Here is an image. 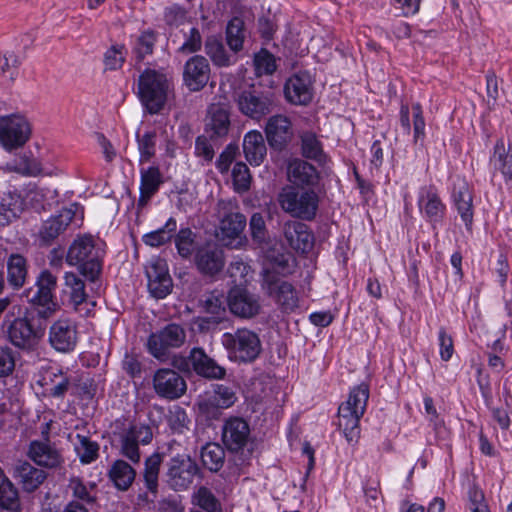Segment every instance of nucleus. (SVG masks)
I'll use <instances>...</instances> for the list:
<instances>
[{
  "label": "nucleus",
  "instance_id": "obj_1",
  "mask_svg": "<svg viewBox=\"0 0 512 512\" xmlns=\"http://www.w3.org/2000/svg\"><path fill=\"white\" fill-rule=\"evenodd\" d=\"M105 244L92 235L77 236L68 248L66 262L77 266L87 280L94 282L101 274Z\"/></svg>",
  "mask_w": 512,
  "mask_h": 512
},
{
  "label": "nucleus",
  "instance_id": "obj_2",
  "mask_svg": "<svg viewBox=\"0 0 512 512\" xmlns=\"http://www.w3.org/2000/svg\"><path fill=\"white\" fill-rule=\"evenodd\" d=\"M137 95L149 114L159 113L172 91V83L162 70L146 68L138 78Z\"/></svg>",
  "mask_w": 512,
  "mask_h": 512
},
{
  "label": "nucleus",
  "instance_id": "obj_3",
  "mask_svg": "<svg viewBox=\"0 0 512 512\" xmlns=\"http://www.w3.org/2000/svg\"><path fill=\"white\" fill-rule=\"evenodd\" d=\"M14 314L7 313L2 323L8 341L16 348L23 351H33L44 336L45 328L35 325L33 319L27 316L11 319Z\"/></svg>",
  "mask_w": 512,
  "mask_h": 512
},
{
  "label": "nucleus",
  "instance_id": "obj_4",
  "mask_svg": "<svg viewBox=\"0 0 512 512\" xmlns=\"http://www.w3.org/2000/svg\"><path fill=\"white\" fill-rule=\"evenodd\" d=\"M278 203L282 210L294 218L313 220L319 206V196L312 189L284 187L278 195Z\"/></svg>",
  "mask_w": 512,
  "mask_h": 512
},
{
  "label": "nucleus",
  "instance_id": "obj_5",
  "mask_svg": "<svg viewBox=\"0 0 512 512\" xmlns=\"http://www.w3.org/2000/svg\"><path fill=\"white\" fill-rule=\"evenodd\" d=\"M222 344L227 350L229 358L239 363L255 361L262 350L258 334L246 328L237 329L233 333H224Z\"/></svg>",
  "mask_w": 512,
  "mask_h": 512
},
{
  "label": "nucleus",
  "instance_id": "obj_6",
  "mask_svg": "<svg viewBox=\"0 0 512 512\" xmlns=\"http://www.w3.org/2000/svg\"><path fill=\"white\" fill-rule=\"evenodd\" d=\"M57 286V277L49 270H43L37 277V290L27 293L29 302L36 306V314L39 318L48 319L54 315L59 306L54 300V290Z\"/></svg>",
  "mask_w": 512,
  "mask_h": 512
},
{
  "label": "nucleus",
  "instance_id": "obj_7",
  "mask_svg": "<svg viewBox=\"0 0 512 512\" xmlns=\"http://www.w3.org/2000/svg\"><path fill=\"white\" fill-rule=\"evenodd\" d=\"M186 340L185 329L175 323L166 325L160 331L152 333L147 342L148 350L155 358L164 361L169 350L181 347Z\"/></svg>",
  "mask_w": 512,
  "mask_h": 512
},
{
  "label": "nucleus",
  "instance_id": "obj_8",
  "mask_svg": "<svg viewBox=\"0 0 512 512\" xmlns=\"http://www.w3.org/2000/svg\"><path fill=\"white\" fill-rule=\"evenodd\" d=\"M199 472L197 463L187 454H178L167 463L166 481L174 491L188 489Z\"/></svg>",
  "mask_w": 512,
  "mask_h": 512
},
{
  "label": "nucleus",
  "instance_id": "obj_9",
  "mask_svg": "<svg viewBox=\"0 0 512 512\" xmlns=\"http://www.w3.org/2000/svg\"><path fill=\"white\" fill-rule=\"evenodd\" d=\"M27 119L18 114L0 117V143L6 150L22 147L30 138Z\"/></svg>",
  "mask_w": 512,
  "mask_h": 512
},
{
  "label": "nucleus",
  "instance_id": "obj_10",
  "mask_svg": "<svg viewBox=\"0 0 512 512\" xmlns=\"http://www.w3.org/2000/svg\"><path fill=\"white\" fill-rule=\"evenodd\" d=\"M236 101L241 113L253 120L264 118L275 108V96L272 92L245 90L238 95Z\"/></svg>",
  "mask_w": 512,
  "mask_h": 512
},
{
  "label": "nucleus",
  "instance_id": "obj_11",
  "mask_svg": "<svg viewBox=\"0 0 512 512\" xmlns=\"http://www.w3.org/2000/svg\"><path fill=\"white\" fill-rule=\"evenodd\" d=\"M153 437L152 429L149 425L135 423L119 434L120 452L133 463L140 461L139 444L146 445L151 442Z\"/></svg>",
  "mask_w": 512,
  "mask_h": 512
},
{
  "label": "nucleus",
  "instance_id": "obj_12",
  "mask_svg": "<svg viewBox=\"0 0 512 512\" xmlns=\"http://www.w3.org/2000/svg\"><path fill=\"white\" fill-rule=\"evenodd\" d=\"M48 342L58 352H72L78 342L76 323L68 318H61L55 321L49 328Z\"/></svg>",
  "mask_w": 512,
  "mask_h": 512
},
{
  "label": "nucleus",
  "instance_id": "obj_13",
  "mask_svg": "<svg viewBox=\"0 0 512 512\" xmlns=\"http://www.w3.org/2000/svg\"><path fill=\"white\" fill-rule=\"evenodd\" d=\"M235 199H221L217 203V212L220 217V229L228 238L235 239L246 227V217L237 211Z\"/></svg>",
  "mask_w": 512,
  "mask_h": 512
},
{
  "label": "nucleus",
  "instance_id": "obj_14",
  "mask_svg": "<svg viewBox=\"0 0 512 512\" xmlns=\"http://www.w3.org/2000/svg\"><path fill=\"white\" fill-rule=\"evenodd\" d=\"M194 263L200 274L213 277L224 268V250L216 243H205L195 250Z\"/></svg>",
  "mask_w": 512,
  "mask_h": 512
},
{
  "label": "nucleus",
  "instance_id": "obj_15",
  "mask_svg": "<svg viewBox=\"0 0 512 512\" xmlns=\"http://www.w3.org/2000/svg\"><path fill=\"white\" fill-rule=\"evenodd\" d=\"M222 442L231 453L243 452L250 444V427L240 417H230L222 426Z\"/></svg>",
  "mask_w": 512,
  "mask_h": 512
},
{
  "label": "nucleus",
  "instance_id": "obj_16",
  "mask_svg": "<svg viewBox=\"0 0 512 512\" xmlns=\"http://www.w3.org/2000/svg\"><path fill=\"white\" fill-rule=\"evenodd\" d=\"M282 235L291 249L300 254L309 253L314 247V234L309 226L297 220L282 225Z\"/></svg>",
  "mask_w": 512,
  "mask_h": 512
},
{
  "label": "nucleus",
  "instance_id": "obj_17",
  "mask_svg": "<svg viewBox=\"0 0 512 512\" xmlns=\"http://www.w3.org/2000/svg\"><path fill=\"white\" fill-rule=\"evenodd\" d=\"M153 387L158 396L175 400L185 394L187 385L184 378L175 370L162 368L155 372Z\"/></svg>",
  "mask_w": 512,
  "mask_h": 512
},
{
  "label": "nucleus",
  "instance_id": "obj_18",
  "mask_svg": "<svg viewBox=\"0 0 512 512\" xmlns=\"http://www.w3.org/2000/svg\"><path fill=\"white\" fill-rule=\"evenodd\" d=\"M148 278V289L158 299L166 297L172 288V279L168 273L165 261L161 259L152 260L146 266Z\"/></svg>",
  "mask_w": 512,
  "mask_h": 512
},
{
  "label": "nucleus",
  "instance_id": "obj_19",
  "mask_svg": "<svg viewBox=\"0 0 512 512\" xmlns=\"http://www.w3.org/2000/svg\"><path fill=\"white\" fill-rule=\"evenodd\" d=\"M188 361L198 376L208 380H220L226 375V369L211 358L204 349L194 347L191 349Z\"/></svg>",
  "mask_w": 512,
  "mask_h": 512
},
{
  "label": "nucleus",
  "instance_id": "obj_20",
  "mask_svg": "<svg viewBox=\"0 0 512 512\" xmlns=\"http://www.w3.org/2000/svg\"><path fill=\"white\" fill-rule=\"evenodd\" d=\"M208 60L200 55L191 57L184 66L183 80L191 91L201 90L209 81Z\"/></svg>",
  "mask_w": 512,
  "mask_h": 512
},
{
  "label": "nucleus",
  "instance_id": "obj_21",
  "mask_svg": "<svg viewBox=\"0 0 512 512\" xmlns=\"http://www.w3.org/2000/svg\"><path fill=\"white\" fill-rule=\"evenodd\" d=\"M266 290L283 312L290 313L298 307V294L291 283L282 279L270 280Z\"/></svg>",
  "mask_w": 512,
  "mask_h": 512
},
{
  "label": "nucleus",
  "instance_id": "obj_22",
  "mask_svg": "<svg viewBox=\"0 0 512 512\" xmlns=\"http://www.w3.org/2000/svg\"><path fill=\"white\" fill-rule=\"evenodd\" d=\"M227 305L231 313L241 318H251L258 314L260 309L257 298L239 287L230 290Z\"/></svg>",
  "mask_w": 512,
  "mask_h": 512
},
{
  "label": "nucleus",
  "instance_id": "obj_23",
  "mask_svg": "<svg viewBox=\"0 0 512 512\" xmlns=\"http://www.w3.org/2000/svg\"><path fill=\"white\" fill-rule=\"evenodd\" d=\"M27 454L33 462L45 468H57L63 462L60 451L48 440L32 441Z\"/></svg>",
  "mask_w": 512,
  "mask_h": 512
},
{
  "label": "nucleus",
  "instance_id": "obj_24",
  "mask_svg": "<svg viewBox=\"0 0 512 512\" xmlns=\"http://www.w3.org/2000/svg\"><path fill=\"white\" fill-rule=\"evenodd\" d=\"M265 133L269 145L276 150H282L292 136L291 122L282 115L272 116L266 124Z\"/></svg>",
  "mask_w": 512,
  "mask_h": 512
},
{
  "label": "nucleus",
  "instance_id": "obj_25",
  "mask_svg": "<svg viewBox=\"0 0 512 512\" xmlns=\"http://www.w3.org/2000/svg\"><path fill=\"white\" fill-rule=\"evenodd\" d=\"M286 99L296 105H307L312 100L311 80L307 74L290 77L284 87Z\"/></svg>",
  "mask_w": 512,
  "mask_h": 512
},
{
  "label": "nucleus",
  "instance_id": "obj_26",
  "mask_svg": "<svg viewBox=\"0 0 512 512\" xmlns=\"http://www.w3.org/2000/svg\"><path fill=\"white\" fill-rule=\"evenodd\" d=\"M74 212L70 209H63L59 214L50 217L43 222L39 230V238L42 244L50 245L61 233H63L72 222Z\"/></svg>",
  "mask_w": 512,
  "mask_h": 512
},
{
  "label": "nucleus",
  "instance_id": "obj_27",
  "mask_svg": "<svg viewBox=\"0 0 512 512\" xmlns=\"http://www.w3.org/2000/svg\"><path fill=\"white\" fill-rule=\"evenodd\" d=\"M230 128L229 112L225 105L213 103L208 109L206 133L213 138H222L228 134Z\"/></svg>",
  "mask_w": 512,
  "mask_h": 512
},
{
  "label": "nucleus",
  "instance_id": "obj_28",
  "mask_svg": "<svg viewBox=\"0 0 512 512\" xmlns=\"http://www.w3.org/2000/svg\"><path fill=\"white\" fill-rule=\"evenodd\" d=\"M226 304L227 298L223 293L216 290L204 293L198 301V306L202 312L211 317L203 318L202 323H209L210 320L215 324L219 323L226 315Z\"/></svg>",
  "mask_w": 512,
  "mask_h": 512
},
{
  "label": "nucleus",
  "instance_id": "obj_29",
  "mask_svg": "<svg viewBox=\"0 0 512 512\" xmlns=\"http://www.w3.org/2000/svg\"><path fill=\"white\" fill-rule=\"evenodd\" d=\"M13 477L18 479L26 492L35 491L47 478L44 470L27 461H18L13 467Z\"/></svg>",
  "mask_w": 512,
  "mask_h": 512
},
{
  "label": "nucleus",
  "instance_id": "obj_30",
  "mask_svg": "<svg viewBox=\"0 0 512 512\" xmlns=\"http://www.w3.org/2000/svg\"><path fill=\"white\" fill-rule=\"evenodd\" d=\"M418 205L420 211L431 222H436L443 217L445 205L442 203L436 189L432 186L421 189Z\"/></svg>",
  "mask_w": 512,
  "mask_h": 512
},
{
  "label": "nucleus",
  "instance_id": "obj_31",
  "mask_svg": "<svg viewBox=\"0 0 512 512\" xmlns=\"http://www.w3.org/2000/svg\"><path fill=\"white\" fill-rule=\"evenodd\" d=\"M243 152L250 165L259 166L263 163L267 155V148L261 132L252 130L245 134Z\"/></svg>",
  "mask_w": 512,
  "mask_h": 512
},
{
  "label": "nucleus",
  "instance_id": "obj_32",
  "mask_svg": "<svg viewBox=\"0 0 512 512\" xmlns=\"http://www.w3.org/2000/svg\"><path fill=\"white\" fill-rule=\"evenodd\" d=\"M288 177L293 183L302 186H315L319 181L316 168L301 159H294L289 163Z\"/></svg>",
  "mask_w": 512,
  "mask_h": 512
},
{
  "label": "nucleus",
  "instance_id": "obj_33",
  "mask_svg": "<svg viewBox=\"0 0 512 512\" xmlns=\"http://www.w3.org/2000/svg\"><path fill=\"white\" fill-rule=\"evenodd\" d=\"M363 414L354 413L347 405H340L338 409V427L349 443L357 442L360 436L359 421Z\"/></svg>",
  "mask_w": 512,
  "mask_h": 512
},
{
  "label": "nucleus",
  "instance_id": "obj_34",
  "mask_svg": "<svg viewBox=\"0 0 512 512\" xmlns=\"http://www.w3.org/2000/svg\"><path fill=\"white\" fill-rule=\"evenodd\" d=\"M162 461V455L156 452L146 458L144 462V486L147 489V493L151 494L154 498L158 493L159 473ZM146 497H148V494H146Z\"/></svg>",
  "mask_w": 512,
  "mask_h": 512
},
{
  "label": "nucleus",
  "instance_id": "obj_35",
  "mask_svg": "<svg viewBox=\"0 0 512 512\" xmlns=\"http://www.w3.org/2000/svg\"><path fill=\"white\" fill-rule=\"evenodd\" d=\"M140 198L139 203L145 204L159 189L163 183L162 174L157 166L141 169Z\"/></svg>",
  "mask_w": 512,
  "mask_h": 512
},
{
  "label": "nucleus",
  "instance_id": "obj_36",
  "mask_svg": "<svg viewBox=\"0 0 512 512\" xmlns=\"http://www.w3.org/2000/svg\"><path fill=\"white\" fill-rule=\"evenodd\" d=\"M27 261L21 254H11L7 260V281L13 289L24 286L27 278Z\"/></svg>",
  "mask_w": 512,
  "mask_h": 512
},
{
  "label": "nucleus",
  "instance_id": "obj_37",
  "mask_svg": "<svg viewBox=\"0 0 512 512\" xmlns=\"http://www.w3.org/2000/svg\"><path fill=\"white\" fill-rule=\"evenodd\" d=\"M22 210L23 202L18 193L5 194L0 202V226L4 227L18 218Z\"/></svg>",
  "mask_w": 512,
  "mask_h": 512
},
{
  "label": "nucleus",
  "instance_id": "obj_38",
  "mask_svg": "<svg viewBox=\"0 0 512 512\" xmlns=\"http://www.w3.org/2000/svg\"><path fill=\"white\" fill-rule=\"evenodd\" d=\"M247 37L244 20L240 17H233L226 26L225 39L230 50L238 53L243 50L244 41Z\"/></svg>",
  "mask_w": 512,
  "mask_h": 512
},
{
  "label": "nucleus",
  "instance_id": "obj_39",
  "mask_svg": "<svg viewBox=\"0 0 512 512\" xmlns=\"http://www.w3.org/2000/svg\"><path fill=\"white\" fill-rule=\"evenodd\" d=\"M63 293L69 297L70 302L77 308L87 298L85 283L74 272H65Z\"/></svg>",
  "mask_w": 512,
  "mask_h": 512
},
{
  "label": "nucleus",
  "instance_id": "obj_40",
  "mask_svg": "<svg viewBox=\"0 0 512 512\" xmlns=\"http://www.w3.org/2000/svg\"><path fill=\"white\" fill-rule=\"evenodd\" d=\"M136 476L135 470L124 460H116L109 470V478L120 490H127Z\"/></svg>",
  "mask_w": 512,
  "mask_h": 512
},
{
  "label": "nucleus",
  "instance_id": "obj_41",
  "mask_svg": "<svg viewBox=\"0 0 512 512\" xmlns=\"http://www.w3.org/2000/svg\"><path fill=\"white\" fill-rule=\"evenodd\" d=\"M473 197L469 187L466 184L460 185L454 190V202L458 213L464 221L466 227L470 228L473 221Z\"/></svg>",
  "mask_w": 512,
  "mask_h": 512
},
{
  "label": "nucleus",
  "instance_id": "obj_42",
  "mask_svg": "<svg viewBox=\"0 0 512 512\" xmlns=\"http://www.w3.org/2000/svg\"><path fill=\"white\" fill-rule=\"evenodd\" d=\"M19 507L18 490L0 467V508L16 511Z\"/></svg>",
  "mask_w": 512,
  "mask_h": 512
},
{
  "label": "nucleus",
  "instance_id": "obj_43",
  "mask_svg": "<svg viewBox=\"0 0 512 512\" xmlns=\"http://www.w3.org/2000/svg\"><path fill=\"white\" fill-rule=\"evenodd\" d=\"M205 52L218 67H228L236 61V58L227 53L222 41L215 36L206 39Z\"/></svg>",
  "mask_w": 512,
  "mask_h": 512
},
{
  "label": "nucleus",
  "instance_id": "obj_44",
  "mask_svg": "<svg viewBox=\"0 0 512 512\" xmlns=\"http://www.w3.org/2000/svg\"><path fill=\"white\" fill-rule=\"evenodd\" d=\"M491 164L495 170L508 180L512 179V144L505 149L503 141H498L494 147V154L491 157Z\"/></svg>",
  "mask_w": 512,
  "mask_h": 512
},
{
  "label": "nucleus",
  "instance_id": "obj_45",
  "mask_svg": "<svg viewBox=\"0 0 512 512\" xmlns=\"http://www.w3.org/2000/svg\"><path fill=\"white\" fill-rule=\"evenodd\" d=\"M201 461L203 466L211 472L219 471L225 461L224 448L217 443H207L201 449Z\"/></svg>",
  "mask_w": 512,
  "mask_h": 512
},
{
  "label": "nucleus",
  "instance_id": "obj_46",
  "mask_svg": "<svg viewBox=\"0 0 512 512\" xmlns=\"http://www.w3.org/2000/svg\"><path fill=\"white\" fill-rule=\"evenodd\" d=\"M176 229L177 222L171 217L163 227L143 235V242L151 247H159L166 244L173 238Z\"/></svg>",
  "mask_w": 512,
  "mask_h": 512
},
{
  "label": "nucleus",
  "instance_id": "obj_47",
  "mask_svg": "<svg viewBox=\"0 0 512 512\" xmlns=\"http://www.w3.org/2000/svg\"><path fill=\"white\" fill-rule=\"evenodd\" d=\"M75 438V451L79 456L81 463L89 464L95 461L98 457V443L92 441L89 437L80 434H77Z\"/></svg>",
  "mask_w": 512,
  "mask_h": 512
},
{
  "label": "nucleus",
  "instance_id": "obj_48",
  "mask_svg": "<svg viewBox=\"0 0 512 512\" xmlns=\"http://www.w3.org/2000/svg\"><path fill=\"white\" fill-rule=\"evenodd\" d=\"M301 147L304 157L321 161L324 156L321 142L313 132H304L301 135Z\"/></svg>",
  "mask_w": 512,
  "mask_h": 512
},
{
  "label": "nucleus",
  "instance_id": "obj_49",
  "mask_svg": "<svg viewBox=\"0 0 512 512\" xmlns=\"http://www.w3.org/2000/svg\"><path fill=\"white\" fill-rule=\"evenodd\" d=\"M156 38V33L152 30L143 31L137 37L133 52L138 62H141L147 55L153 53Z\"/></svg>",
  "mask_w": 512,
  "mask_h": 512
},
{
  "label": "nucleus",
  "instance_id": "obj_50",
  "mask_svg": "<svg viewBox=\"0 0 512 512\" xmlns=\"http://www.w3.org/2000/svg\"><path fill=\"white\" fill-rule=\"evenodd\" d=\"M369 398V388L366 384H360L349 394L346 402L341 405H347L356 414H364Z\"/></svg>",
  "mask_w": 512,
  "mask_h": 512
},
{
  "label": "nucleus",
  "instance_id": "obj_51",
  "mask_svg": "<svg viewBox=\"0 0 512 512\" xmlns=\"http://www.w3.org/2000/svg\"><path fill=\"white\" fill-rule=\"evenodd\" d=\"M195 234L190 228H182L175 235V245L179 255L183 258H189L194 248Z\"/></svg>",
  "mask_w": 512,
  "mask_h": 512
},
{
  "label": "nucleus",
  "instance_id": "obj_52",
  "mask_svg": "<svg viewBox=\"0 0 512 512\" xmlns=\"http://www.w3.org/2000/svg\"><path fill=\"white\" fill-rule=\"evenodd\" d=\"M138 150L140 153V163L150 161L155 155L156 150V132L148 131L142 136L137 134Z\"/></svg>",
  "mask_w": 512,
  "mask_h": 512
},
{
  "label": "nucleus",
  "instance_id": "obj_53",
  "mask_svg": "<svg viewBox=\"0 0 512 512\" xmlns=\"http://www.w3.org/2000/svg\"><path fill=\"white\" fill-rule=\"evenodd\" d=\"M254 67L257 76L271 75L276 70V60L269 51L262 49L254 56Z\"/></svg>",
  "mask_w": 512,
  "mask_h": 512
},
{
  "label": "nucleus",
  "instance_id": "obj_54",
  "mask_svg": "<svg viewBox=\"0 0 512 512\" xmlns=\"http://www.w3.org/2000/svg\"><path fill=\"white\" fill-rule=\"evenodd\" d=\"M236 400L237 396L233 388L223 384L215 385L212 402L216 407L222 409L229 408Z\"/></svg>",
  "mask_w": 512,
  "mask_h": 512
},
{
  "label": "nucleus",
  "instance_id": "obj_55",
  "mask_svg": "<svg viewBox=\"0 0 512 512\" xmlns=\"http://www.w3.org/2000/svg\"><path fill=\"white\" fill-rule=\"evenodd\" d=\"M227 273L234 285L238 287L247 282L250 266L241 258H234L228 266Z\"/></svg>",
  "mask_w": 512,
  "mask_h": 512
},
{
  "label": "nucleus",
  "instance_id": "obj_56",
  "mask_svg": "<svg viewBox=\"0 0 512 512\" xmlns=\"http://www.w3.org/2000/svg\"><path fill=\"white\" fill-rule=\"evenodd\" d=\"M250 234L254 242L264 244L268 239V230L261 213H253L249 222Z\"/></svg>",
  "mask_w": 512,
  "mask_h": 512
},
{
  "label": "nucleus",
  "instance_id": "obj_57",
  "mask_svg": "<svg viewBox=\"0 0 512 512\" xmlns=\"http://www.w3.org/2000/svg\"><path fill=\"white\" fill-rule=\"evenodd\" d=\"M232 177L235 190L245 192L250 188L251 174L247 165L243 162H237L232 170Z\"/></svg>",
  "mask_w": 512,
  "mask_h": 512
},
{
  "label": "nucleus",
  "instance_id": "obj_58",
  "mask_svg": "<svg viewBox=\"0 0 512 512\" xmlns=\"http://www.w3.org/2000/svg\"><path fill=\"white\" fill-rule=\"evenodd\" d=\"M167 421L170 429L178 434L184 433L190 423L186 411L179 406L170 410Z\"/></svg>",
  "mask_w": 512,
  "mask_h": 512
},
{
  "label": "nucleus",
  "instance_id": "obj_59",
  "mask_svg": "<svg viewBox=\"0 0 512 512\" xmlns=\"http://www.w3.org/2000/svg\"><path fill=\"white\" fill-rule=\"evenodd\" d=\"M13 171L24 176H38L42 173L40 162L35 158L22 157L11 167Z\"/></svg>",
  "mask_w": 512,
  "mask_h": 512
},
{
  "label": "nucleus",
  "instance_id": "obj_60",
  "mask_svg": "<svg viewBox=\"0 0 512 512\" xmlns=\"http://www.w3.org/2000/svg\"><path fill=\"white\" fill-rule=\"evenodd\" d=\"M124 45H114L104 55L105 68L116 70L121 68L125 61Z\"/></svg>",
  "mask_w": 512,
  "mask_h": 512
},
{
  "label": "nucleus",
  "instance_id": "obj_61",
  "mask_svg": "<svg viewBox=\"0 0 512 512\" xmlns=\"http://www.w3.org/2000/svg\"><path fill=\"white\" fill-rule=\"evenodd\" d=\"M196 504L208 512H216L219 502L214 494L206 487H200L195 495Z\"/></svg>",
  "mask_w": 512,
  "mask_h": 512
},
{
  "label": "nucleus",
  "instance_id": "obj_62",
  "mask_svg": "<svg viewBox=\"0 0 512 512\" xmlns=\"http://www.w3.org/2000/svg\"><path fill=\"white\" fill-rule=\"evenodd\" d=\"M15 369V356L8 346L0 345V377H7Z\"/></svg>",
  "mask_w": 512,
  "mask_h": 512
},
{
  "label": "nucleus",
  "instance_id": "obj_63",
  "mask_svg": "<svg viewBox=\"0 0 512 512\" xmlns=\"http://www.w3.org/2000/svg\"><path fill=\"white\" fill-rule=\"evenodd\" d=\"M68 488L72 491L73 497L82 500L85 503H93L95 501V496L91 494L82 480L78 477L70 479Z\"/></svg>",
  "mask_w": 512,
  "mask_h": 512
},
{
  "label": "nucleus",
  "instance_id": "obj_64",
  "mask_svg": "<svg viewBox=\"0 0 512 512\" xmlns=\"http://www.w3.org/2000/svg\"><path fill=\"white\" fill-rule=\"evenodd\" d=\"M158 512H184V506L176 496L161 499L157 504Z\"/></svg>",
  "mask_w": 512,
  "mask_h": 512
}]
</instances>
